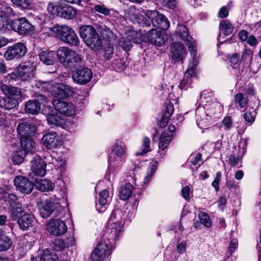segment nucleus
<instances>
[{
	"label": "nucleus",
	"instance_id": "f257e3e1",
	"mask_svg": "<svg viewBox=\"0 0 261 261\" xmlns=\"http://www.w3.org/2000/svg\"><path fill=\"white\" fill-rule=\"evenodd\" d=\"M125 216L124 212L120 209L112 211L107 224V232L110 233V237L115 240L118 239L124 223Z\"/></svg>",
	"mask_w": 261,
	"mask_h": 261
},
{
	"label": "nucleus",
	"instance_id": "f03ea898",
	"mask_svg": "<svg viewBox=\"0 0 261 261\" xmlns=\"http://www.w3.org/2000/svg\"><path fill=\"white\" fill-rule=\"evenodd\" d=\"M57 37L59 38L63 42L70 46H80V39L71 28L67 25H57L52 28Z\"/></svg>",
	"mask_w": 261,
	"mask_h": 261
},
{
	"label": "nucleus",
	"instance_id": "7ed1b4c3",
	"mask_svg": "<svg viewBox=\"0 0 261 261\" xmlns=\"http://www.w3.org/2000/svg\"><path fill=\"white\" fill-rule=\"evenodd\" d=\"M80 34L85 43L92 48L100 47L101 40L94 29L91 25H83L80 28Z\"/></svg>",
	"mask_w": 261,
	"mask_h": 261
},
{
	"label": "nucleus",
	"instance_id": "20e7f679",
	"mask_svg": "<svg viewBox=\"0 0 261 261\" xmlns=\"http://www.w3.org/2000/svg\"><path fill=\"white\" fill-rule=\"evenodd\" d=\"M174 36L176 39L182 40L186 42L191 56L194 60L197 55V46L194 39L189 35L188 28L185 25L178 24Z\"/></svg>",
	"mask_w": 261,
	"mask_h": 261
},
{
	"label": "nucleus",
	"instance_id": "39448f33",
	"mask_svg": "<svg viewBox=\"0 0 261 261\" xmlns=\"http://www.w3.org/2000/svg\"><path fill=\"white\" fill-rule=\"evenodd\" d=\"M60 206L59 199L49 197L38 204L39 214L43 218L51 216Z\"/></svg>",
	"mask_w": 261,
	"mask_h": 261
},
{
	"label": "nucleus",
	"instance_id": "423d86ee",
	"mask_svg": "<svg viewBox=\"0 0 261 261\" xmlns=\"http://www.w3.org/2000/svg\"><path fill=\"white\" fill-rule=\"evenodd\" d=\"M10 27L20 35L28 36L32 34L35 30L25 17H21L12 20L10 23Z\"/></svg>",
	"mask_w": 261,
	"mask_h": 261
},
{
	"label": "nucleus",
	"instance_id": "0eeeda50",
	"mask_svg": "<svg viewBox=\"0 0 261 261\" xmlns=\"http://www.w3.org/2000/svg\"><path fill=\"white\" fill-rule=\"evenodd\" d=\"M146 15L154 27L160 30H167L170 25L168 19L162 14L156 11H147Z\"/></svg>",
	"mask_w": 261,
	"mask_h": 261
},
{
	"label": "nucleus",
	"instance_id": "6e6552de",
	"mask_svg": "<svg viewBox=\"0 0 261 261\" xmlns=\"http://www.w3.org/2000/svg\"><path fill=\"white\" fill-rule=\"evenodd\" d=\"M72 76L74 82L84 85L91 81L93 77V73L90 69L84 65L74 69Z\"/></svg>",
	"mask_w": 261,
	"mask_h": 261
},
{
	"label": "nucleus",
	"instance_id": "1a4fd4ad",
	"mask_svg": "<svg viewBox=\"0 0 261 261\" xmlns=\"http://www.w3.org/2000/svg\"><path fill=\"white\" fill-rule=\"evenodd\" d=\"M48 98L42 94L36 95V98L26 102L24 110L27 113L32 115L38 114L41 110V104L48 101Z\"/></svg>",
	"mask_w": 261,
	"mask_h": 261
},
{
	"label": "nucleus",
	"instance_id": "9d476101",
	"mask_svg": "<svg viewBox=\"0 0 261 261\" xmlns=\"http://www.w3.org/2000/svg\"><path fill=\"white\" fill-rule=\"evenodd\" d=\"M143 37L144 41L159 46L164 45L167 39V37L160 29H152L147 31Z\"/></svg>",
	"mask_w": 261,
	"mask_h": 261
},
{
	"label": "nucleus",
	"instance_id": "9b49d317",
	"mask_svg": "<svg viewBox=\"0 0 261 261\" xmlns=\"http://www.w3.org/2000/svg\"><path fill=\"white\" fill-rule=\"evenodd\" d=\"M27 48L22 43H17L9 46L4 54L5 58L10 61L14 59H19L26 54Z\"/></svg>",
	"mask_w": 261,
	"mask_h": 261
},
{
	"label": "nucleus",
	"instance_id": "f8f14e48",
	"mask_svg": "<svg viewBox=\"0 0 261 261\" xmlns=\"http://www.w3.org/2000/svg\"><path fill=\"white\" fill-rule=\"evenodd\" d=\"M170 54L172 62L174 63H182L187 56V52L183 44L175 41L172 43L170 46Z\"/></svg>",
	"mask_w": 261,
	"mask_h": 261
},
{
	"label": "nucleus",
	"instance_id": "ddd939ff",
	"mask_svg": "<svg viewBox=\"0 0 261 261\" xmlns=\"http://www.w3.org/2000/svg\"><path fill=\"white\" fill-rule=\"evenodd\" d=\"M16 190L24 194H30L34 187V183L29 178L21 175L15 177L13 180Z\"/></svg>",
	"mask_w": 261,
	"mask_h": 261
},
{
	"label": "nucleus",
	"instance_id": "4468645a",
	"mask_svg": "<svg viewBox=\"0 0 261 261\" xmlns=\"http://www.w3.org/2000/svg\"><path fill=\"white\" fill-rule=\"evenodd\" d=\"M41 142L48 149L55 148L62 145L61 136L56 132H48L43 135Z\"/></svg>",
	"mask_w": 261,
	"mask_h": 261
},
{
	"label": "nucleus",
	"instance_id": "2eb2a0df",
	"mask_svg": "<svg viewBox=\"0 0 261 261\" xmlns=\"http://www.w3.org/2000/svg\"><path fill=\"white\" fill-rule=\"evenodd\" d=\"M52 103L56 111L60 115L71 116L74 114V107L71 103L59 99L53 100Z\"/></svg>",
	"mask_w": 261,
	"mask_h": 261
},
{
	"label": "nucleus",
	"instance_id": "dca6fc26",
	"mask_svg": "<svg viewBox=\"0 0 261 261\" xmlns=\"http://www.w3.org/2000/svg\"><path fill=\"white\" fill-rule=\"evenodd\" d=\"M111 254L108 244L105 242L98 243L97 247L93 250L91 259L92 261H102L107 255Z\"/></svg>",
	"mask_w": 261,
	"mask_h": 261
},
{
	"label": "nucleus",
	"instance_id": "f3484780",
	"mask_svg": "<svg viewBox=\"0 0 261 261\" xmlns=\"http://www.w3.org/2000/svg\"><path fill=\"white\" fill-rule=\"evenodd\" d=\"M48 231L56 236L62 235L67 230L66 223L60 219H52L48 224Z\"/></svg>",
	"mask_w": 261,
	"mask_h": 261
},
{
	"label": "nucleus",
	"instance_id": "a211bd4d",
	"mask_svg": "<svg viewBox=\"0 0 261 261\" xmlns=\"http://www.w3.org/2000/svg\"><path fill=\"white\" fill-rule=\"evenodd\" d=\"M19 78L22 81L32 79L34 75L35 66L30 62H24L18 66Z\"/></svg>",
	"mask_w": 261,
	"mask_h": 261
},
{
	"label": "nucleus",
	"instance_id": "6ab92c4d",
	"mask_svg": "<svg viewBox=\"0 0 261 261\" xmlns=\"http://www.w3.org/2000/svg\"><path fill=\"white\" fill-rule=\"evenodd\" d=\"M46 164L40 156L35 155L31 161L32 172L36 175L43 176L46 172Z\"/></svg>",
	"mask_w": 261,
	"mask_h": 261
},
{
	"label": "nucleus",
	"instance_id": "aec40b11",
	"mask_svg": "<svg viewBox=\"0 0 261 261\" xmlns=\"http://www.w3.org/2000/svg\"><path fill=\"white\" fill-rule=\"evenodd\" d=\"M140 36L137 32H132L126 38H122L119 42V45L123 50L127 51L129 50L132 47V42L135 43H140L141 38L138 37Z\"/></svg>",
	"mask_w": 261,
	"mask_h": 261
},
{
	"label": "nucleus",
	"instance_id": "412c9836",
	"mask_svg": "<svg viewBox=\"0 0 261 261\" xmlns=\"http://www.w3.org/2000/svg\"><path fill=\"white\" fill-rule=\"evenodd\" d=\"M17 130L20 138L30 137L34 135L36 129L32 122L26 121L18 124Z\"/></svg>",
	"mask_w": 261,
	"mask_h": 261
},
{
	"label": "nucleus",
	"instance_id": "4be33fe9",
	"mask_svg": "<svg viewBox=\"0 0 261 261\" xmlns=\"http://www.w3.org/2000/svg\"><path fill=\"white\" fill-rule=\"evenodd\" d=\"M74 51L67 47H60L57 51L56 55L60 62L67 66L69 65L70 60L73 56Z\"/></svg>",
	"mask_w": 261,
	"mask_h": 261
},
{
	"label": "nucleus",
	"instance_id": "5701e85b",
	"mask_svg": "<svg viewBox=\"0 0 261 261\" xmlns=\"http://www.w3.org/2000/svg\"><path fill=\"white\" fill-rule=\"evenodd\" d=\"M219 35L218 40L221 43L225 42V40H222V36H227L232 34L234 31V27L228 20H222L219 24Z\"/></svg>",
	"mask_w": 261,
	"mask_h": 261
},
{
	"label": "nucleus",
	"instance_id": "b1692460",
	"mask_svg": "<svg viewBox=\"0 0 261 261\" xmlns=\"http://www.w3.org/2000/svg\"><path fill=\"white\" fill-rule=\"evenodd\" d=\"M193 63L194 64L186 70L185 76L179 85V87L181 90H186L188 88L191 83L192 76L195 74V66L197 64L196 58H194V60L193 59Z\"/></svg>",
	"mask_w": 261,
	"mask_h": 261
},
{
	"label": "nucleus",
	"instance_id": "393cba45",
	"mask_svg": "<svg viewBox=\"0 0 261 261\" xmlns=\"http://www.w3.org/2000/svg\"><path fill=\"white\" fill-rule=\"evenodd\" d=\"M129 18L134 23H138L142 27L150 26V21L146 17L139 14L138 10L130 8L128 11Z\"/></svg>",
	"mask_w": 261,
	"mask_h": 261
},
{
	"label": "nucleus",
	"instance_id": "a878e982",
	"mask_svg": "<svg viewBox=\"0 0 261 261\" xmlns=\"http://www.w3.org/2000/svg\"><path fill=\"white\" fill-rule=\"evenodd\" d=\"M17 223L21 229L27 230L29 227L33 226L35 217L31 214H24L18 219Z\"/></svg>",
	"mask_w": 261,
	"mask_h": 261
},
{
	"label": "nucleus",
	"instance_id": "bb28decb",
	"mask_svg": "<svg viewBox=\"0 0 261 261\" xmlns=\"http://www.w3.org/2000/svg\"><path fill=\"white\" fill-rule=\"evenodd\" d=\"M20 145L22 149L24 152V154H32L37 150L35 143L30 137L20 138Z\"/></svg>",
	"mask_w": 261,
	"mask_h": 261
},
{
	"label": "nucleus",
	"instance_id": "cd10ccee",
	"mask_svg": "<svg viewBox=\"0 0 261 261\" xmlns=\"http://www.w3.org/2000/svg\"><path fill=\"white\" fill-rule=\"evenodd\" d=\"M73 93L71 87L68 85L62 84L54 89V95L59 99H64L71 96Z\"/></svg>",
	"mask_w": 261,
	"mask_h": 261
},
{
	"label": "nucleus",
	"instance_id": "c85d7f7f",
	"mask_svg": "<svg viewBox=\"0 0 261 261\" xmlns=\"http://www.w3.org/2000/svg\"><path fill=\"white\" fill-rule=\"evenodd\" d=\"M173 112V105L171 102H169L166 104L164 114L160 120L159 124L162 128H164L166 126Z\"/></svg>",
	"mask_w": 261,
	"mask_h": 261
},
{
	"label": "nucleus",
	"instance_id": "c756f323",
	"mask_svg": "<svg viewBox=\"0 0 261 261\" xmlns=\"http://www.w3.org/2000/svg\"><path fill=\"white\" fill-rule=\"evenodd\" d=\"M59 16L67 19L73 18L76 15V11L70 6L61 4Z\"/></svg>",
	"mask_w": 261,
	"mask_h": 261
},
{
	"label": "nucleus",
	"instance_id": "7c9ffc66",
	"mask_svg": "<svg viewBox=\"0 0 261 261\" xmlns=\"http://www.w3.org/2000/svg\"><path fill=\"white\" fill-rule=\"evenodd\" d=\"M35 185L38 190L42 191H52L55 187V184L47 179H37Z\"/></svg>",
	"mask_w": 261,
	"mask_h": 261
},
{
	"label": "nucleus",
	"instance_id": "2f4dec72",
	"mask_svg": "<svg viewBox=\"0 0 261 261\" xmlns=\"http://www.w3.org/2000/svg\"><path fill=\"white\" fill-rule=\"evenodd\" d=\"M109 199V192L107 190H103L99 194L98 202H96V208L99 212L103 211L102 210L107 205Z\"/></svg>",
	"mask_w": 261,
	"mask_h": 261
},
{
	"label": "nucleus",
	"instance_id": "473e14b6",
	"mask_svg": "<svg viewBox=\"0 0 261 261\" xmlns=\"http://www.w3.org/2000/svg\"><path fill=\"white\" fill-rule=\"evenodd\" d=\"M56 54L53 51H42L39 54L40 60L46 65H53L56 61Z\"/></svg>",
	"mask_w": 261,
	"mask_h": 261
},
{
	"label": "nucleus",
	"instance_id": "72a5a7b5",
	"mask_svg": "<svg viewBox=\"0 0 261 261\" xmlns=\"http://www.w3.org/2000/svg\"><path fill=\"white\" fill-rule=\"evenodd\" d=\"M133 186L130 183L122 185L119 190V196L123 200H128L132 195Z\"/></svg>",
	"mask_w": 261,
	"mask_h": 261
},
{
	"label": "nucleus",
	"instance_id": "f704fd0d",
	"mask_svg": "<svg viewBox=\"0 0 261 261\" xmlns=\"http://www.w3.org/2000/svg\"><path fill=\"white\" fill-rule=\"evenodd\" d=\"M17 105V101L14 98L6 95L0 99V106L4 109L10 110Z\"/></svg>",
	"mask_w": 261,
	"mask_h": 261
},
{
	"label": "nucleus",
	"instance_id": "c9c22d12",
	"mask_svg": "<svg viewBox=\"0 0 261 261\" xmlns=\"http://www.w3.org/2000/svg\"><path fill=\"white\" fill-rule=\"evenodd\" d=\"M47 120L48 122L51 124H55L57 126H63L65 121L64 119L58 115V114L56 111V114L48 113L47 114Z\"/></svg>",
	"mask_w": 261,
	"mask_h": 261
},
{
	"label": "nucleus",
	"instance_id": "e433bc0d",
	"mask_svg": "<svg viewBox=\"0 0 261 261\" xmlns=\"http://www.w3.org/2000/svg\"><path fill=\"white\" fill-rule=\"evenodd\" d=\"M73 54V56H72L70 60L69 65H67V66L72 68L74 70L77 67L84 66L82 55L77 54L75 51H74Z\"/></svg>",
	"mask_w": 261,
	"mask_h": 261
},
{
	"label": "nucleus",
	"instance_id": "4c0bfd02",
	"mask_svg": "<svg viewBox=\"0 0 261 261\" xmlns=\"http://www.w3.org/2000/svg\"><path fill=\"white\" fill-rule=\"evenodd\" d=\"M39 261H59V257L54 251L47 248L41 254Z\"/></svg>",
	"mask_w": 261,
	"mask_h": 261
},
{
	"label": "nucleus",
	"instance_id": "58836bf2",
	"mask_svg": "<svg viewBox=\"0 0 261 261\" xmlns=\"http://www.w3.org/2000/svg\"><path fill=\"white\" fill-rule=\"evenodd\" d=\"M1 201L5 202L9 206H12L17 200V196L13 193L4 191L0 197Z\"/></svg>",
	"mask_w": 261,
	"mask_h": 261
},
{
	"label": "nucleus",
	"instance_id": "ea45409f",
	"mask_svg": "<svg viewBox=\"0 0 261 261\" xmlns=\"http://www.w3.org/2000/svg\"><path fill=\"white\" fill-rule=\"evenodd\" d=\"M126 152V148L125 145L120 142H115L114 148L110 153L114 154L116 156L123 158Z\"/></svg>",
	"mask_w": 261,
	"mask_h": 261
},
{
	"label": "nucleus",
	"instance_id": "a19ab883",
	"mask_svg": "<svg viewBox=\"0 0 261 261\" xmlns=\"http://www.w3.org/2000/svg\"><path fill=\"white\" fill-rule=\"evenodd\" d=\"M1 89L6 95L9 96H18L20 95L21 92L19 89L15 87H11L7 85L3 84L1 86Z\"/></svg>",
	"mask_w": 261,
	"mask_h": 261
},
{
	"label": "nucleus",
	"instance_id": "79ce46f5",
	"mask_svg": "<svg viewBox=\"0 0 261 261\" xmlns=\"http://www.w3.org/2000/svg\"><path fill=\"white\" fill-rule=\"evenodd\" d=\"M171 142V137L167 133H163L160 138L159 147L162 150H165L168 147Z\"/></svg>",
	"mask_w": 261,
	"mask_h": 261
},
{
	"label": "nucleus",
	"instance_id": "37998d69",
	"mask_svg": "<svg viewBox=\"0 0 261 261\" xmlns=\"http://www.w3.org/2000/svg\"><path fill=\"white\" fill-rule=\"evenodd\" d=\"M12 9L6 3H0V16L9 17L13 14Z\"/></svg>",
	"mask_w": 261,
	"mask_h": 261
},
{
	"label": "nucleus",
	"instance_id": "c03bdc74",
	"mask_svg": "<svg viewBox=\"0 0 261 261\" xmlns=\"http://www.w3.org/2000/svg\"><path fill=\"white\" fill-rule=\"evenodd\" d=\"M12 245L11 239L7 236L0 238V252L8 250Z\"/></svg>",
	"mask_w": 261,
	"mask_h": 261
},
{
	"label": "nucleus",
	"instance_id": "a18cd8bd",
	"mask_svg": "<svg viewBox=\"0 0 261 261\" xmlns=\"http://www.w3.org/2000/svg\"><path fill=\"white\" fill-rule=\"evenodd\" d=\"M61 7V4H58L56 2H49L47 7V10L50 14L59 16Z\"/></svg>",
	"mask_w": 261,
	"mask_h": 261
},
{
	"label": "nucleus",
	"instance_id": "49530a36",
	"mask_svg": "<svg viewBox=\"0 0 261 261\" xmlns=\"http://www.w3.org/2000/svg\"><path fill=\"white\" fill-rule=\"evenodd\" d=\"M150 139L148 137H145L142 141V145L141 151L136 152V156L142 155L150 151Z\"/></svg>",
	"mask_w": 261,
	"mask_h": 261
},
{
	"label": "nucleus",
	"instance_id": "de8ad7c7",
	"mask_svg": "<svg viewBox=\"0 0 261 261\" xmlns=\"http://www.w3.org/2000/svg\"><path fill=\"white\" fill-rule=\"evenodd\" d=\"M24 211L21 204L17 203L15 206L13 207L11 212V218L12 220H16L18 217H20V215Z\"/></svg>",
	"mask_w": 261,
	"mask_h": 261
},
{
	"label": "nucleus",
	"instance_id": "09e8293b",
	"mask_svg": "<svg viewBox=\"0 0 261 261\" xmlns=\"http://www.w3.org/2000/svg\"><path fill=\"white\" fill-rule=\"evenodd\" d=\"M253 53L250 49H245L242 53L241 62L246 63L247 65H249L252 62V56Z\"/></svg>",
	"mask_w": 261,
	"mask_h": 261
},
{
	"label": "nucleus",
	"instance_id": "8fccbe9b",
	"mask_svg": "<svg viewBox=\"0 0 261 261\" xmlns=\"http://www.w3.org/2000/svg\"><path fill=\"white\" fill-rule=\"evenodd\" d=\"M50 246L51 251L54 250V251H60L63 250L65 248L66 244L63 240L57 239L52 243V244L50 245Z\"/></svg>",
	"mask_w": 261,
	"mask_h": 261
},
{
	"label": "nucleus",
	"instance_id": "3c124183",
	"mask_svg": "<svg viewBox=\"0 0 261 261\" xmlns=\"http://www.w3.org/2000/svg\"><path fill=\"white\" fill-rule=\"evenodd\" d=\"M156 162H153L150 163L149 168V172L147 174V175L145 176L144 180V184H147L148 182L152 178V175L154 174L156 170Z\"/></svg>",
	"mask_w": 261,
	"mask_h": 261
},
{
	"label": "nucleus",
	"instance_id": "603ef678",
	"mask_svg": "<svg viewBox=\"0 0 261 261\" xmlns=\"http://www.w3.org/2000/svg\"><path fill=\"white\" fill-rule=\"evenodd\" d=\"M200 223L206 227H210L212 221L208 215L204 212H200L198 215Z\"/></svg>",
	"mask_w": 261,
	"mask_h": 261
},
{
	"label": "nucleus",
	"instance_id": "864d4df0",
	"mask_svg": "<svg viewBox=\"0 0 261 261\" xmlns=\"http://www.w3.org/2000/svg\"><path fill=\"white\" fill-rule=\"evenodd\" d=\"M112 65L113 67L116 70L119 71L125 69L127 66L125 61L124 60V59H122L115 60L112 62Z\"/></svg>",
	"mask_w": 261,
	"mask_h": 261
},
{
	"label": "nucleus",
	"instance_id": "5fc2aeb1",
	"mask_svg": "<svg viewBox=\"0 0 261 261\" xmlns=\"http://www.w3.org/2000/svg\"><path fill=\"white\" fill-rule=\"evenodd\" d=\"M122 160V158L110 153L109 155V166L117 167L119 166Z\"/></svg>",
	"mask_w": 261,
	"mask_h": 261
},
{
	"label": "nucleus",
	"instance_id": "6e6d98bb",
	"mask_svg": "<svg viewBox=\"0 0 261 261\" xmlns=\"http://www.w3.org/2000/svg\"><path fill=\"white\" fill-rule=\"evenodd\" d=\"M12 3L23 9H29L31 7V0H11Z\"/></svg>",
	"mask_w": 261,
	"mask_h": 261
},
{
	"label": "nucleus",
	"instance_id": "4d7b16f0",
	"mask_svg": "<svg viewBox=\"0 0 261 261\" xmlns=\"http://www.w3.org/2000/svg\"><path fill=\"white\" fill-rule=\"evenodd\" d=\"M99 32L102 37L106 39H109L113 35L112 31L105 25H101L100 26Z\"/></svg>",
	"mask_w": 261,
	"mask_h": 261
},
{
	"label": "nucleus",
	"instance_id": "13d9d810",
	"mask_svg": "<svg viewBox=\"0 0 261 261\" xmlns=\"http://www.w3.org/2000/svg\"><path fill=\"white\" fill-rule=\"evenodd\" d=\"M93 9L96 12L106 16L110 14V10L103 4L94 5Z\"/></svg>",
	"mask_w": 261,
	"mask_h": 261
},
{
	"label": "nucleus",
	"instance_id": "bf43d9fd",
	"mask_svg": "<svg viewBox=\"0 0 261 261\" xmlns=\"http://www.w3.org/2000/svg\"><path fill=\"white\" fill-rule=\"evenodd\" d=\"M235 101L239 104L240 108H244L247 103V99L242 93H238L235 97Z\"/></svg>",
	"mask_w": 261,
	"mask_h": 261
},
{
	"label": "nucleus",
	"instance_id": "052dcab7",
	"mask_svg": "<svg viewBox=\"0 0 261 261\" xmlns=\"http://www.w3.org/2000/svg\"><path fill=\"white\" fill-rule=\"evenodd\" d=\"M10 23L8 22L7 17L0 16V31L5 32L9 30Z\"/></svg>",
	"mask_w": 261,
	"mask_h": 261
},
{
	"label": "nucleus",
	"instance_id": "680f3d73",
	"mask_svg": "<svg viewBox=\"0 0 261 261\" xmlns=\"http://www.w3.org/2000/svg\"><path fill=\"white\" fill-rule=\"evenodd\" d=\"M19 73V70H18V68L17 70H15L12 73L8 74L6 76V79L7 81H8L9 82V83L11 81L12 82L13 81H16L18 79H20Z\"/></svg>",
	"mask_w": 261,
	"mask_h": 261
},
{
	"label": "nucleus",
	"instance_id": "e2e57ef3",
	"mask_svg": "<svg viewBox=\"0 0 261 261\" xmlns=\"http://www.w3.org/2000/svg\"><path fill=\"white\" fill-rule=\"evenodd\" d=\"M221 180V173L219 171L216 173L214 180L212 182L213 187L215 189L216 192L219 190V182Z\"/></svg>",
	"mask_w": 261,
	"mask_h": 261
},
{
	"label": "nucleus",
	"instance_id": "0e129e2a",
	"mask_svg": "<svg viewBox=\"0 0 261 261\" xmlns=\"http://www.w3.org/2000/svg\"><path fill=\"white\" fill-rule=\"evenodd\" d=\"M20 153L17 152L13 156L12 160L14 164L19 165L22 163L24 157Z\"/></svg>",
	"mask_w": 261,
	"mask_h": 261
},
{
	"label": "nucleus",
	"instance_id": "69168bd1",
	"mask_svg": "<svg viewBox=\"0 0 261 261\" xmlns=\"http://www.w3.org/2000/svg\"><path fill=\"white\" fill-rule=\"evenodd\" d=\"M114 53V48L113 47L109 46L105 49L103 57L105 60H109L113 56Z\"/></svg>",
	"mask_w": 261,
	"mask_h": 261
},
{
	"label": "nucleus",
	"instance_id": "338daca9",
	"mask_svg": "<svg viewBox=\"0 0 261 261\" xmlns=\"http://www.w3.org/2000/svg\"><path fill=\"white\" fill-rule=\"evenodd\" d=\"M222 123L224 126V129L227 130L230 128L232 124V119L230 117H225L223 120Z\"/></svg>",
	"mask_w": 261,
	"mask_h": 261
},
{
	"label": "nucleus",
	"instance_id": "774afa93",
	"mask_svg": "<svg viewBox=\"0 0 261 261\" xmlns=\"http://www.w3.org/2000/svg\"><path fill=\"white\" fill-rule=\"evenodd\" d=\"M245 120L249 123H252L255 119V115L250 112H247L243 115Z\"/></svg>",
	"mask_w": 261,
	"mask_h": 261
}]
</instances>
